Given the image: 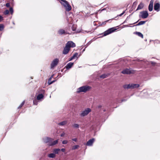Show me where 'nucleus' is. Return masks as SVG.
Wrapping results in <instances>:
<instances>
[{
    "mask_svg": "<svg viewBox=\"0 0 160 160\" xmlns=\"http://www.w3.org/2000/svg\"><path fill=\"white\" fill-rule=\"evenodd\" d=\"M60 2L65 8L66 11H69L71 10L72 8L68 2L65 0H61Z\"/></svg>",
    "mask_w": 160,
    "mask_h": 160,
    "instance_id": "f257e3e1",
    "label": "nucleus"
},
{
    "mask_svg": "<svg viewBox=\"0 0 160 160\" xmlns=\"http://www.w3.org/2000/svg\"><path fill=\"white\" fill-rule=\"evenodd\" d=\"M91 88V87L88 86H85L80 87L77 89V92L79 93L82 92H86L87 91L89 90Z\"/></svg>",
    "mask_w": 160,
    "mask_h": 160,
    "instance_id": "f03ea898",
    "label": "nucleus"
},
{
    "mask_svg": "<svg viewBox=\"0 0 160 160\" xmlns=\"http://www.w3.org/2000/svg\"><path fill=\"white\" fill-rule=\"evenodd\" d=\"M139 85L136 84H126L123 86V87L124 88H134L139 87Z\"/></svg>",
    "mask_w": 160,
    "mask_h": 160,
    "instance_id": "7ed1b4c3",
    "label": "nucleus"
},
{
    "mask_svg": "<svg viewBox=\"0 0 160 160\" xmlns=\"http://www.w3.org/2000/svg\"><path fill=\"white\" fill-rule=\"evenodd\" d=\"M140 14L139 15L140 18H146L148 16V14L147 11H143L140 12Z\"/></svg>",
    "mask_w": 160,
    "mask_h": 160,
    "instance_id": "20e7f679",
    "label": "nucleus"
},
{
    "mask_svg": "<svg viewBox=\"0 0 160 160\" xmlns=\"http://www.w3.org/2000/svg\"><path fill=\"white\" fill-rule=\"evenodd\" d=\"M117 29L112 28L108 29L104 32V36H105L114 32Z\"/></svg>",
    "mask_w": 160,
    "mask_h": 160,
    "instance_id": "39448f33",
    "label": "nucleus"
},
{
    "mask_svg": "<svg viewBox=\"0 0 160 160\" xmlns=\"http://www.w3.org/2000/svg\"><path fill=\"white\" fill-rule=\"evenodd\" d=\"M53 140V139L52 138L46 137L43 138V142L45 143H48V145L49 146L51 142Z\"/></svg>",
    "mask_w": 160,
    "mask_h": 160,
    "instance_id": "423d86ee",
    "label": "nucleus"
},
{
    "mask_svg": "<svg viewBox=\"0 0 160 160\" xmlns=\"http://www.w3.org/2000/svg\"><path fill=\"white\" fill-rule=\"evenodd\" d=\"M91 111V110L89 108H87L82 112L80 114V116L82 117L88 115Z\"/></svg>",
    "mask_w": 160,
    "mask_h": 160,
    "instance_id": "0eeeda50",
    "label": "nucleus"
},
{
    "mask_svg": "<svg viewBox=\"0 0 160 160\" xmlns=\"http://www.w3.org/2000/svg\"><path fill=\"white\" fill-rule=\"evenodd\" d=\"M59 62V59L58 58L54 59L52 62L51 64V68H53L56 66L58 64Z\"/></svg>",
    "mask_w": 160,
    "mask_h": 160,
    "instance_id": "6e6552de",
    "label": "nucleus"
},
{
    "mask_svg": "<svg viewBox=\"0 0 160 160\" xmlns=\"http://www.w3.org/2000/svg\"><path fill=\"white\" fill-rule=\"evenodd\" d=\"M66 45L69 48H70L71 47L74 48L76 46L75 43L71 41L68 42Z\"/></svg>",
    "mask_w": 160,
    "mask_h": 160,
    "instance_id": "1a4fd4ad",
    "label": "nucleus"
},
{
    "mask_svg": "<svg viewBox=\"0 0 160 160\" xmlns=\"http://www.w3.org/2000/svg\"><path fill=\"white\" fill-rule=\"evenodd\" d=\"M94 141L95 139L94 138L90 139L87 142L86 145L87 146H92Z\"/></svg>",
    "mask_w": 160,
    "mask_h": 160,
    "instance_id": "9d476101",
    "label": "nucleus"
},
{
    "mask_svg": "<svg viewBox=\"0 0 160 160\" xmlns=\"http://www.w3.org/2000/svg\"><path fill=\"white\" fill-rule=\"evenodd\" d=\"M160 4L158 3L154 4V9L155 11L158 12L160 10Z\"/></svg>",
    "mask_w": 160,
    "mask_h": 160,
    "instance_id": "9b49d317",
    "label": "nucleus"
},
{
    "mask_svg": "<svg viewBox=\"0 0 160 160\" xmlns=\"http://www.w3.org/2000/svg\"><path fill=\"white\" fill-rule=\"evenodd\" d=\"M70 48H68V47L66 45L62 52L63 54L66 55L68 54L70 50Z\"/></svg>",
    "mask_w": 160,
    "mask_h": 160,
    "instance_id": "f8f14e48",
    "label": "nucleus"
},
{
    "mask_svg": "<svg viewBox=\"0 0 160 160\" xmlns=\"http://www.w3.org/2000/svg\"><path fill=\"white\" fill-rule=\"evenodd\" d=\"M154 2L153 0H151L148 6V10L149 11L151 12L153 10V3Z\"/></svg>",
    "mask_w": 160,
    "mask_h": 160,
    "instance_id": "ddd939ff",
    "label": "nucleus"
},
{
    "mask_svg": "<svg viewBox=\"0 0 160 160\" xmlns=\"http://www.w3.org/2000/svg\"><path fill=\"white\" fill-rule=\"evenodd\" d=\"M58 33L60 35H62L64 34H70L71 33L67 31H65L63 29H60L58 31Z\"/></svg>",
    "mask_w": 160,
    "mask_h": 160,
    "instance_id": "4468645a",
    "label": "nucleus"
},
{
    "mask_svg": "<svg viewBox=\"0 0 160 160\" xmlns=\"http://www.w3.org/2000/svg\"><path fill=\"white\" fill-rule=\"evenodd\" d=\"M121 72L123 74H130L132 73V72L130 69H126L122 70Z\"/></svg>",
    "mask_w": 160,
    "mask_h": 160,
    "instance_id": "2eb2a0df",
    "label": "nucleus"
},
{
    "mask_svg": "<svg viewBox=\"0 0 160 160\" xmlns=\"http://www.w3.org/2000/svg\"><path fill=\"white\" fill-rule=\"evenodd\" d=\"M73 64L74 63L73 62H70L68 63L65 66V68H66L67 70H69L72 68Z\"/></svg>",
    "mask_w": 160,
    "mask_h": 160,
    "instance_id": "dca6fc26",
    "label": "nucleus"
},
{
    "mask_svg": "<svg viewBox=\"0 0 160 160\" xmlns=\"http://www.w3.org/2000/svg\"><path fill=\"white\" fill-rule=\"evenodd\" d=\"M144 7V4L142 2H141L138 5L136 10L141 9L143 8Z\"/></svg>",
    "mask_w": 160,
    "mask_h": 160,
    "instance_id": "f3484780",
    "label": "nucleus"
},
{
    "mask_svg": "<svg viewBox=\"0 0 160 160\" xmlns=\"http://www.w3.org/2000/svg\"><path fill=\"white\" fill-rule=\"evenodd\" d=\"M58 142V139L54 141H52L51 142L49 146H54Z\"/></svg>",
    "mask_w": 160,
    "mask_h": 160,
    "instance_id": "a211bd4d",
    "label": "nucleus"
},
{
    "mask_svg": "<svg viewBox=\"0 0 160 160\" xmlns=\"http://www.w3.org/2000/svg\"><path fill=\"white\" fill-rule=\"evenodd\" d=\"M43 96L42 94H39L37 96V99L38 100H40L41 99L43 98Z\"/></svg>",
    "mask_w": 160,
    "mask_h": 160,
    "instance_id": "6ab92c4d",
    "label": "nucleus"
},
{
    "mask_svg": "<svg viewBox=\"0 0 160 160\" xmlns=\"http://www.w3.org/2000/svg\"><path fill=\"white\" fill-rule=\"evenodd\" d=\"M60 150V149L56 148L53 150V152L55 154H58Z\"/></svg>",
    "mask_w": 160,
    "mask_h": 160,
    "instance_id": "aec40b11",
    "label": "nucleus"
},
{
    "mask_svg": "<svg viewBox=\"0 0 160 160\" xmlns=\"http://www.w3.org/2000/svg\"><path fill=\"white\" fill-rule=\"evenodd\" d=\"M135 34L137 35L138 36L141 37L142 38H143V34L141 33L140 32H135Z\"/></svg>",
    "mask_w": 160,
    "mask_h": 160,
    "instance_id": "412c9836",
    "label": "nucleus"
},
{
    "mask_svg": "<svg viewBox=\"0 0 160 160\" xmlns=\"http://www.w3.org/2000/svg\"><path fill=\"white\" fill-rule=\"evenodd\" d=\"M67 121H64L59 123L58 124L60 126H63L67 123Z\"/></svg>",
    "mask_w": 160,
    "mask_h": 160,
    "instance_id": "4be33fe9",
    "label": "nucleus"
},
{
    "mask_svg": "<svg viewBox=\"0 0 160 160\" xmlns=\"http://www.w3.org/2000/svg\"><path fill=\"white\" fill-rule=\"evenodd\" d=\"M55 156L56 155L54 153H52L48 155V157L50 158H54Z\"/></svg>",
    "mask_w": 160,
    "mask_h": 160,
    "instance_id": "5701e85b",
    "label": "nucleus"
},
{
    "mask_svg": "<svg viewBox=\"0 0 160 160\" xmlns=\"http://www.w3.org/2000/svg\"><path fill=\"white\" fill-rule=\"evenodd\" d=\"M145 22H146L144 21H141L139 22L136 25V26H137L144 24Z\"/></svg>",
    "mask_w": 160,
    "mask_h": 160,
    "instance_id": "b1692460",
    "label": "nucleus"
},
{
    "mask_svg": "<svg viewBox=\"0 0 160 160\" xmlns=\"http://www.w3.org/2000/svg\"><path fill=\"white\" fill-rule=\"evenodd\" d=\"M78 147H79V146L78 145H74L72 147V149L75 150L78 148Z\"/></svg>",
    "mask_w": 160,
    "mask_h": 160,
    "instance_id": "393cba45",
    "label": "nucleus"
},
{
    "mask_svg": "<svg viewBox=\"0 0 160 160\" xmlns=\"http://www.w3.org/2000/svg\"><path fill=\"white\" fill-rule=\"evenodd\" d=\"M4 26L3 24H0V31L3 30L4 29Z\"/></svg>",
    "mask_w": 160,
    "mask_h": 160,
    "instance_id": "a878e982",
    "label": "nucleus"
},
{
    "mask_svg": "<svg viewBox=\"0 0 160 160\" xmlns=\"http://www.w3.org/2000/svg\"><path fill=\"white\" fill-rule=\"evenodd\" d=\"M25 102L24 101H23L22 103H21V104L19 106V107H18V109H20L24 105V103Z\"/></svg>",
    "mask_w": 160,
    "mask_h": 160,
    "instance_id": "bb28decb",
    "label": "nucleus"
},
{
    "mask_svg": "<svg viewBox=\"0 0 160 160\" xmlns=\"http://www.w3.org/2000/svg\"><path fill=\"white\" fill-rule=\"evenodd\" d=\"M78 55V54L77 52L75 53L72 56V57L73 59H75L76 57H77Z\"/></svg>",
    "mask_w": 160,
    "mask_h": 160,
    "instance_id": "cd10ccee",
    "label": "nucleus"
},
{
    "mask_svg": "<svg viewBox=\"0 0 160 160\" xmlns=\"http://www.w3.org/2000/svg\"><path fill=\"white\" fill-rule=\"evenodd\" d=\"M107 76V75L106 74H102V75H101V76H100V77L101 78H106Z\"/></svg>",
    "mask_w": 160,
    "mask_h": 160,
    "instance_id": "c85d7f7f",
    "label": "nucleus"
},
{
    "mask_svg": "<svg viewBox=\"0 0 160 160\" xmlns=\"http://www.w3.org/2000/svg\"><path fill=\"white\" fill-rule=\"evenodd\" d=\"M9 11L11 13V14H12L13 12V8L12 7L10 8L9 9Z\"/></svg>",
    "mask_w": 160,
    "mask_h": 160,
    "instance_id": "c756f323",
    "label": "nucleus"
},
{
    "mask_svg": "<svg viewBox=\"0 0 160 160\" xmlns=\"http://www.w3.org/2000/svg\"><path fill=\"white\" fill-rule=\"evenodd\" d=\"M4 13L5 15H7L9 13V11L8 10H6L4 12Z\"/></svg>",
    "mask_w": 160,
    "mask_h": 160,
    "instance_id": "7c9ffc66",
    "label": "nucleus"
},
{
    "mask_svg": "<svg viewBox=\"0 0 160 160\" xmlns=\"http://www.w3.org/2000/svg\"><path fill=\"white\" fill-rule=\"evenodd\" d=\"M73 127L75 128H78L79 127V125L78 124H75L73 125Z\"/></svg>",
    "mask_w": 160,
    "mask_h": 160,
    "instance_id": "2f4dec72",
    "label": "nucleus"
},
{
    "mask_svg": "<svg viewBox=\"0 0 160 160\" xmlns=\"http://www.w3.org/2000/svg\"><path fill=\"white\" fill-rule=\"evenodd\" d=\"M33 104L35 105H37L38 104V102H37V101L36 100H34L33 101Z\"/></svg>",
    "mask_w": 160,
    "mask_h": 160,
    "instance_id": "473e14b6",
    "label": "nucleus"
},
{
    "mask_svg": "<svg viewBox=\"0 0 160 160\" xmlns=\"http://www.w3.org/2000/svg\"><path fill=\"white\" fill-rule=\"evenodd\" d=\"M68 141L67 140H63L62 142V143L63 144H66L68 143Z\"/></svg>",
    "mask_w": 160,
    "mask_h": 160,
    "instance_id": "72a5a7b5",
    "label": "nucleus"
},
{
    "mask_svg": "<svg viewBox=\"0 0 160 160\" xmlns=\"http://www.w3.org/2000/svg\"><path fill=\"white\" fill-rule=\"evenodd\" d=\"M72 29L73 31H75L76 30V28L74 25H73L72 27Z\"/></svg>",
    "mask_w": 160,
    "mask_h": 160,
    "instance_id": "f704fd0d",
    "label": "nucleus"
},
{
    "mask_svg": "<svg viewBox=\"0 0 160 160\" xmlns=\"http://www.w3.org/2000/svg\"><path fill=\"white\" fill-rule=\"evenodd\" d=\"M125 12V11H124L123 12L119 15H118V16H121L122 15H123Z\"/></svg>",
    "mask_w": 160,
    "mask_h": 160,
    "instance_id": "c9c22d12",
    "label": "nucleus"
},
{
    "mask_svg": "<svg viewBox=\"0 0 160 160\" xmlns=\"http://www.w3.org/2000/svg\"><path fill=\"white\" fill-rule=\"evenodd\" d=\"M54 76V74L52 75L50 77V78L48 80V82H49L51 80L52 78H53Z\"/></svg>",
    "mask_w": 160,
    "mask_h": 160,
    "instance_id": "e433bc0d",
    "label": "nucleus"
},
{
    "mask_svg": "<svg viewBox=\"0 0 160 160\" xmlns=\"http://www.w3.org/2000/svg\"><path fill=\"white\" fill-rule=\"evenodd\" d=\"M55 82V80H54V81H52L51 82H48V84L49 85H50V84H52V83H53Z\"/></svg>",
    "mask_w": 160,
    "mask_h": 160,
    "instance_id": "4c0bfd02",
    "label": "nucleus"
},
{
    "mask_svg": "<svg viewBox=\"0 0 160 160\" xmlns=\"http://www.w3.org/2000/svg\"><path fill=\"white\" fill-rule=\"evenodd\" d=\"M6 6L7 7H9L10 6V3H7L6 4Z\"/></svg>",
    "mask_w": 160,
    "mask_h": 160,
    "instance_id": "58836bf2",
    "label": "nucleus"
},
{
    "mask_svg": "<svg viewBox=\"0 0 160 160\" xmlns=\"http://www.w3.org/2000/svg\"><path fill=\"white\" fill-rule=\"evenodd\" d=\"M72 140L76 142L77 141V138H73L72 139Z\"/></svg>",
    "mask_w": 160,
    "mask_h": 160,
    "instance_id": "ea45409f",
    "label": "nucleus"
},
{
    "mask_svg": "<svg viewBox=\"0 0 160 160\" xmlns=\"http://www.w3.org/2000/svg\"><path fill=\"white\" fill-rule=\"evenodd\" d=\"M65 134V133L64 132H63L62 133H61L60 135V136L61 137H63V136Z\"/></svg>",
    "mask_w": 160,
    "mask_h": 160,
    "instance_id": "a19ab883",
    "label": "nucleus"
},
{
    "mask_svg": "<svg viewBox=\"0 0 160 160\" xmlns=\"http://www.w3.org/2000/svg\"><path fill=\"white\" fill-rule=\"evenodd\" d=\"M73 59H74L72 57H71L70 58H69V60H68V61H72V60H73Z\"/></svg>",
    "mask_w": 160,
    "mask_h": 160,
    "instance_id": "79ce46f5",
    "label": "nucleus"
},
{
    "mask_svg": "<svg viewBox=\"0 0 160 160\" xmlns=\"http://www.w3.org/2000/svg\"><path fill=\"white\" fill-rule=\"evenodd\" d=\"M61 150L62 152H64L65 151V149L64 148H62Z\"/></svg>",
    "mask_w": 160,
    "mask_h": 160,
    "instance_id": "37998d69",
    "label": "nucleus"
},
{
    "mask_svg": "<svg viewBox=\"0 0 160 160\" xmlns=\"http://www.w3.org/2000/svg\"><path fill=\"white\" fill-rule=\"evenodd\" d=\"M2 18H3L0 15V22L1 21V20L2 19Z\"/></svg>",
    "mask_w": 160,
    "mask_h": 160,
    "instance_id": "c03bdc74",
    "label": "nucleus"
},
{
    "mask_svg": "<svg viewBox=\"0 0 160 160\" xmlns=\"http://www.w3.org/2000/svg\"><path fill=\"white\" fill-rule=\"evenodd\" d=\"M136 60L137 61H140V60L139 59H136Z\"/></svg>",
    "mask_w": 160,
    "mask_h": 160,
    "instance_id": "a18cd8bd",
    "label": "nucleus"
},
{
    "mask_svg": "<svg viewBox=\"0 0 160 160\" xmlns=\"http://www.w3.org/2000/svg\"><path fill=\"white\" fill-rule=\"evenodd\" d=\"M125 100H124V99H122V102H123V101H125Z\"/></svg>",
    "mask_w": 160,
    "mask_h": 160,
    "instance_id": "49530a36",
    "label": "nucleus"
},
{
    "mask_svg": "<svg viewBox=\"0 0 160 160\" xmlns=\"http://www.w3.org/2000/svg\"><path fill=\"white\" fill-rule=\"evenodd\" d=\"M90 43H90V42H88V44H90Z\"/></svg>",
    "mask_w": 160,
    "mask_h": 160,
    "instance_id": "de8ad7c7",
    "label": "nucleus"
},
{
    "mask_svg": "<svg viewBox=\"0 0 160 160\" xmlns=\"http://www.w3.org/2000/svg\"><path fill=\"white\" fill-rule=\"evenodd\" d=\"M85 48H84V49H83L82 51L83 52L85 51Z\"/></svg>",
    "mask_w": 160,
    "mask_h": 160,
    "instance_id": "09e8293b",
    "label": "nucleus"
},
{
    "mask_svg": "<svg viewBox=\"0 0 160 160\" xmlns=\"http://www.w3.org/2000/svg\"><path fill=\"white\" fill-rule=\"evenodd\" d=\"M101 106H98L99 108H101Z\"/></svg>",
    "mask_w": 160,
    "mask_h": 160,
    "instance_id": "8fccbe9b",
    "label": "nucleus"
},
{
    "mask_svg": "<svg viewBox=\"0 0 160 160\" xmlns=\"http://www.w3.org/2000/svg\"><path fill=\"white\" fill-rule=\"evenodd\" d=\"M138 21H137V22H135L134 23H136Z\"/></svg>",
    "mask_w": 160,
    "mask_h": 160,
    "instance_id": "3c124183",
    "label": "nucleus"
},
{
    "mask_svg": "<svg viewBox=\"0 0 160 160\" xmlns=\"http://www.w3.org/2000/svg\"><path fill=\"white\" fill-rule=\"evenodd\" d=\"M13 24H15V23H14V22H13Z\"/></svg>",
    "mask_w": 160,
    "mask_h": 160,
    "instance_id": "603ef678",
    "label": "nucleus"
},
{
    "mask_svg": "<svg viewBox=\"0 0 160 160\" xmlns=\"http://www.w3.org/2000/svg\"><path fill=\"white\" fill-rule=\"evenodd\" d=\"M105 111V110H104V111Z\"/></svg>",
    "mask_w": 160,
    "mask_h": 160,
    "instance_id": "864d4df0",
    "label": "nucleus"
}]
</instances>
